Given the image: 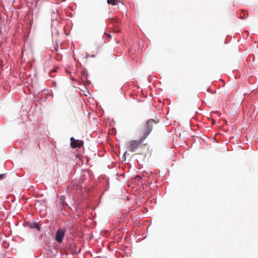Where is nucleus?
Instances as JSON below:
<instances>
[{
	"label": "nucleus",
	"mask_w": 258,
	"mask_h": 258,
	"mask_svg": "<svg viewBox=\"0 0 258 258\" xmlns=\"http://www.w3.org/2000/svg\"><path fill=\"white\" fill-rule=\"evenodd\" d=\"M153 123H156L154 120H148L144 126L142 130L143 136L139 140H131L126 143V148L131 152H135L137 150L142 146V143L144 140L149 135L152 130Z\"/></svg>",
	"instance_id": "nucleus-1"
},
{
	"label": "nucleus",
	"mask_w": 258,
	"mask_h": 258,
	"mask_svg": "<svg viewBox=\"0 0 258 258\" xmlns=\"http://www.w3.org/2000/svg\"><path fill=\"white\" fill-rule=\"evenodd\" d=\"M65 230L63 229H58L57 230L55 234V239L58 243H60L64 236Z\"/></svg>",
	"instance_id": "nucleus-2"
},
{
	"label": "nucleus",
	"mask_w": 258,
	"mask_h": 258,
	"mask_svg": "<svg viewBox=\"0 0 258 258\" xmlns=\"http://www.w3.org/2000/svg\"><path fill=\"white\" fill-rule=\"evenodd\" d=\"M71 146L73 148H80L83 144V141L82 140H75L73 137L71 138Z\"/></svg>",
	"instance_id": "nucleus-3"
},
{
	"label": "nucleus",
	"mask_w": 258,
	"mask_h": 258,
	"mask_svg": "<svg viewBox=\"0 0 258 258\" xmlns=\"http://www.w3.org/2000/svg\"><path fill=\"white\" fill-rule=\"evenodd\" d=\"M29 227L31 228H36L37 230H39V226L37 225L36 223H32L29 225Z\"/></svg>",
	"instance_id": "nucleus-4"
},
{
	"label": "nucleus",
	"mask_w": 258,
	"mask_h": 258,
	"mask_svg": "<svg viewBox=\"0 0 258 258\" xmlns=\"http://www.w3.org/2000/svg\"><path fill=\"white\" fill-rule=\"evenodd\" d=\"M117 0H107V3L108 4H111L112 5H116L117 4Z\"/></svg>",
	"instance_id": "nucleus-5"
},
{
	"label": "nucleus",
	"mask_w": 258,
	"mask_h": 258,
	"mask_svg": "<svg viewBox=\"0 0 258 258\" xmlns=\"http://www.w3.org/2000/svg\"><path fill=\"white\" fill-rule=\"evenodd\" d=\"M6 176L5 174H0V180L2 179Z\"/></svg>",
	"instance_id": "nucleus-6"
},
{
	"label": "nucleus",
	"mask_w": 258,
	"mask_h": 258,
	"mask_svg": "<svg viewBox=\"0 0 258 258\" xmlns=\"http://www.w3.org/2000/svg\"><path fill=\"white\" fill-rule=\"evenodd\" d=\"M243 15H244V16H245V15H246V12H245V11H243Z\"/></svg>",
	"instance_id": "nucleus-7"
}]
</instances>
